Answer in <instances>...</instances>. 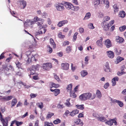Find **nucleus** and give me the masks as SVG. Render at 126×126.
Here are the masks:
<instances>
[{
	"label": "nucleus",
	"instance_id": "f257e3e1",
	"mask_svg": "<svg viewBox=\"0 0 126 126\" xmlns=\"http://www.w3.org/2000/svg\"><path fill=\"white\" fill-rule=\"evenodd\" d=\"M95 97V94H94L93 95L90 92L83 94L79 96V98L81 101H85L88 99H93Z\"/></svg>",
	"mask_w": 126,
	"mask_h": 126
},
{
	"label": "nucleus",
	"instance_id": "f03ea898",
	"mask_svg": "<svg viewBox=\"0 0 126 126\" xmlns=\"http://www.w3.org/2000/svg\"><path fill=\"white\" fill-rule=\"evenodd\" d=\"M114 21L112 20L109 23H104V22H102L101 24L104 31H108L110 27L114 23Z\"/></svg>",
	"mask_w": 126,
	"mask_h": 126
},
{
	"label": "nucleus",
	"instance_id": "7ed1b4c3",
	"mask_svg": "<svg viewBox=\"0 0 126 126\" xmlns=\"http://www.w3.org/2000/svg\"><path fill=\"white\" fill-rule=\"evenodd\" d=\"M43 68L46 70H49L52 67V64L51 63H46L43 64Z\"/></svg>",
	"mask_w": 126,
	"mask_h": 126
},
{
	"label": "nucleus",
	"instance_id": "20e7f679",
	"mask_svg": "<svg viewBox=\"0 0 126 126\" xmlns=\"http://www.w3.org/2000/svg\"><path fill=\"white\" fill-rule=\"evenodd\" d=\"M61 69L64 70H67L69 69V64L68 63H62L61 64Z\"/></svg>",
	"mask_w": 126,
	"mask_h": 126
},
{
	"label": "nucleus",
	"instance_id": "39448f33",
	"mask_svg": "<svg viewBox=\"0 0 126 126\" xmlns=\"http://www.w3.org/2000/svg\"><path fill=\"white\" fill-rule=\"evenodd\" d=\"M63 5L62 3H58L56 4V7L58 10L62 11L64 10Z\"/></svg>",
	"mask_w": 126,
	"mask_h": 126
},
{
	"label": "nucleus",
	"instance_id": "423d86ee",
	"mask_svg": "<svg viewBox=\"0 0 126 126\" xmlns=\"http://www.w3.org/2000/svg\"><path fill=\"white\" fill-rule=\"evenodd\" d=\"M18 2L20 5V7L21 8L24 9L26 6V2L24 0H19Z\"/></svg>",
	"mask_w": 126,
	"mask_h": 126
},
{
	"label": "nucleus",
	"instance_id": "0eeeda50",
	"mask_svg": "<svg viewBox=\"0 0 126 126\" xmlns=\"http://www.w3.org/2000/svg\"><path fill=\"white\" fill-rule=\"evenodd\" d=\"M105 123L110 126L113 125V123H114L115 125H117L116 121L114 119L105 122Z\"/></svg>",
	"mask_w": 126,
	"mask_h": 126
},
{
	"label": "nucleus",
	"instance_id": "6e6552de",
	"mask_svg": "<svg viewBox=\"0 0 126 126\" xmlns=\"http://www.w3.org/2000/svg\"><path fill=\"white\" fill-rule=\"evenodd\" d=\"M104 43L106 47L109 48L111 46V43L110 40L109 39H107L104 42Z\"/></svg>",
	"mask_w": 126,
	"mask_h": 126
},
{
	"label": "nucleus",
	"instance_id": "1a4fd4ad",
	"mask_svg": "<svg viewBox=\"0 0 126 126\" xmlns=\"http://www.w3.org/2000/svg\"><path fill=\"white\" fill-rule=\"evenodd\" d=\"M114 51L115 54L117 55H120L122 52V50L119 47H116L114 49Z\"/></svg>",
	"mask_w": 126,
	"mask_h": 126
},
{
	"label": "nucleus",
	"instance_id": "9d476101",
	"mask_svg": "<svg viewBox=\"0 0 126 126\" xmlns=\"http://www.w3.org/2000/svg\"><path fill=\"white\" fill-rule=\"evenodd\" d=\"M67 23L68 21L67 20L60 21L58 22L57 24V26L59 27H61L64 25L67 24Z\"/></svg>",
	"mask_w": 126,
	"mask_h": 126
},
{
	"label": "nucleus",
	"instance_id": "9b49d317",
	"mask_svg": "<svg viewBox=\"0 0 126 126\" xmlns=\"http://www.w3.org/2000/svg\"><path fill=\"white\" fill-rule=\"evenodd\" d=\"M103 68L105 72H110V68L108 62H107L106 63L105 65L104 66Z\"/></svg>",
	"mask_w": 126,
	"mask_h": 126
},
{
	"label": "nucleus",
	"instance_id": "f8f14e48",
	"mask_svg": "<svg viewBox=\"0 0 126 126\" xmlns=\"http://www.w3.org/2000/svg\"><path fill=\"white\" fill-rule=\"evenodd\" d=\"M13 98V96L11 95L4 96L1 98V99L4 101H8L12 99Z\"/></svg>",
	"mask_w": 126,
	"mask_h": 126
},
{
	"label": "nucleus",
	"instance_id": "ddd939ff",
	"mask_svg": "<svg viewBox=\"0 0 126 126\" xmlns=\"http://www.w3.org/2000/svg\"><path fill=\"white\" fill-rule=\"evenodd\" d=\"M107 53L108 57L111 58H113L114 56V54L113 52L111 51H108Z\"/></svg>",
	"mask_w": 126,
	"mask_h": 126
},
{
	"label": "nucleus",
	"instance_id": "4468645a",
	"mask_svg": "<svg viewBox=\"0 0 126 126\" xmlns=\"http://www.w3.org/2000/svg\"><path fill=\"white\" fill-rule=\"evenodd\" d=\"M103 40V38L102 37H100V40H97L96 43V45L100 47H102L103 46V43L102 42Z\"/></svg>",
	"mask_w": 126,
	"mask_h": 126
},
{
	"label": "nucleus",
	"instance_id": "2eb2a0df",
	"mask_svg": "<svg viewBox=\"0 0 126 126\" xmlns=\"http://www.w3.org/2000/svg\"><path fill=\"white\" fill-rule=\"evenodd\" d=\"M50 90L51 92H54V93L55 96H57L60 93V90L59 89H55L53 90L52 89H51Z\"/></svg>",
	"mask_w": 126,
	"mask_h": 126
},
{
	"label": "nucleus",
	"instance_id": "dca6fc26",
	"mask_svg": "<svg viewBox=\"0 0 126 126\" xmlns=\"http://www.w3.org/2000/svg\"><path fill=\"white\" fill-rule=\"evenodd\" d=\"M64 5L66 8L68 10L70 9L71 7H73V5L72 4L68 2L65 3Z\"/></svg>",
	"mask_w": 126,
	"mask_h": 126
},
{
	"label": "nucleus",
	"instance_id": "f3484780",
	"mask_svg": "<svg viewBox=\"0 0 126 126\" xmlns=\"http://www.w3.org/2000/svg\"><path fill=\"white\" fill-rule=\"evenodd\" d=\"M116 41L119 43H120L123 42L124 40V39L122 37H119V36L116 37Z\"/></svg>",
	"mask_w": 126,
	"mask_h": 126
},
{
	"label": "nucleus",
	"instance_id": "a211bd4d",
	"mask_svg": "<svg viewBox=\"0 0 126 126\" xmlns=\"http://www.w3.org/2000/svg\"><path fill=\"white\" fill-rule=\"evenodd\" d=\"M88 74V73L86 70H83L81 71V75L82 77H84L86 76Z\"/></svg>",
	"mask_w": 126,
	"mask_h": 126
},
{
	"label": "nucleus",
	"instance_id": "6ab92c4d",
	"mask_svg": "<svg viewBox=\"0 0 126 126\" xmlns=\"http://www.w3.org/2000/svg\"><path fill=\"white\" fill-rule=\"evenodd\" d=\"M79 112V111L78 110H73L72 112H70V115L72 116H73L76 114H78Z\"/></svg>",
	"mask_w": 126,
	"mask_h": 126
},
{
	"label": "nucleus",
	"instance_id": "aec40b11",
	"mask_svg": "<svg viewBox=\"0 0 126 126\" xmlns=\"http://www.w3.org/2000/svg\"><path fill=\"white\" fill-rule=\"evenodd\" d=\"M17 101L16 98H14L13 99L11 102V104L12 105L11 107L12 108L13 107L15 106L17 103Z\"/></svg>",
	"mask_w": 126,
	"mask_h": 126
},
{
	"label": "nucleus",
	"instance_id": "412c9836",
	"mask_svg": "<svg viewBox=\"0 0 126 126\" xmlns=\"http://www.w3.org/2000/svg\"><path fill=\"white\" fill-rule=\"evenodd\" d=\"M50 42L51 46L53 47V48H55L56 47V45L53 39L51 38L50 39Z\"/></svg>",
	"mask_w": 126,
	"mask_h": 126
},
{
	"label": "nucleus",
	"instance_id": "4be33fe9",
	"mask_svg": "<svg viewBox=\"0 0 126 126\" xmlns=\"http://www.w3.org/2000/svg\"><path fill=\"white\" fill-rule=\"evenodd\" d=\"M114 101L117 103L120 107H122L124 106L123 103L121 101L114 99Z\"/></svg>",
	"mask_w": 126,
	"mask_h": 126
},
{
	"label": "nucleus",
	"instance_id": "5701e85b",
	"mask_svg": "<svg viewBox=\"0 0 126 126\" xmlns=\"http://www.w3.org/2000/svg\"><path fill=\"white\" fill-rule=\"evenodd\" d=\"M126 16V13L124 11H122L120 12L119 14V17L122 18Z\"/></svg>",
	"mask_w": 126,
	"mask_h": 126
},
{
	"label": "nucleus",
	"instance_id": "b1692460",
	"mask_svg": "<svg viewBox=\"0 0 126 126\" xmlns=\"http://www.w3.org/2000/svg\"><path fill=\"white\" fill-rule=\"evenodd\" d=\"M98 120L102 122H104L106 121L107 120L105 117L103 116H99L97 117Z\"/></svg>",
	"mask_w": 126,
	"mask_h": 126
},
{
	"label": "nucleus",
	"instance_id": "393cba45",
	"mask_svg": "<svg viewBox=\"0 0 126 126\" xmlns=\"http://www.w3.org/2000/svg\"><path fill=\"white\" fill-rule=\"evenodd\" d=\"M91 16V14L90 12H88L85 15V16L83 18V20L87 19L89 18Z\"/></svg>",
	"mask_w": 126,
	"mask_h": 126
},
{
	"label": "nucleus",
	"instance_id": "a878e982",
	"mask_svg": "<svg viewBox=\"0 0 126 126\" xmlns=\"http://www.w3.org/2000/svg\"><path fill=\"white\" fill-rule=\"evenodd\" d=\"M72 84H69L66 88V89L68 92H70L71 91L72 88Z\"/></svg>",
	"mask_w": 126,
	"mask_h": 126
},
{
	"label": "nucleus",
	"instance_id": "bb28decb",
	"mask_svg": "<svg viewBox=\"0 0 126 126\" xmlns=\"http://www.w3.org/2000/svg\"><path fill=\"white\" fill-rule=\"evenodd\" d=\"M43 20L41 21L40 22H37V24L38 26L39 27V28L41 29H42L43 28V27L42 26L43 24Z\"/></svg>",
	"mask_w": 126,
	"mask_h": 126
},
{
	"label": "nucleus",
	"instance_id": "cd10ccee",
	"mask_svg": "<svg viewBox=\"0 0 126 126\" xmlns=\"http://www.w3.org/2000/svg\"><path fill=\"white\" fill-rule=\"evenodd\" d=\"M40 67V65L38 64H37L36 65H33L32 66V68L34 69L35 71L39 70V68Z\"/></svg>",
	"mask_w": 126,
	"mask_h": 126
},
{
	"label": "nucleus",
	"instance_id": "c85d7f7f",
	"mask_svg": "<svg viewBox=\"0 0 126 126\" xmlns=\"http://www.w3.org/2000/svg\"><path fill=\"white\" fill-rule=\"evenodd\" d=\"M70 9L74 11H77L79 9V7L78 6H74L73 5V7H72Z\"/></svg>",
	"mask_w": 126,
	"mask_h": 126
},
{
	"label": "nucleus",
	"instance_id": "c756f323",
	"mask_svg": "<svg viewBox=\"0 0 126 126\" xmlns=\"http://www.w3.org/2000/svg\"><path fill=\"white\" fill-rule=\"evenodd\" d=\"M47 51L49 53H51L52 52V48L50 47V46L49 45L47 46Z\"/></svg>",
	"mask_w": 126,
	"mask_h": 126
},
{
	"label": "nucleus",
	"instance_id": "7c9ffc66",
	"mask_svg": "<svg viewBox=\"0 0 126 126\" xmlns=\"http://www.w3.org/2000/svg\"><path fill=\"white\" fill-rule=\"evenodd\" d=\"M36 105L39 108L41 109H42L43 107V104L42 102L37 103Z\"/></svg>",
	"mask_w": 126,
	"mask_h": 126
},
{
	"label": "nucleus",
	"instance_id": "2f4dec72",
	"mask_svg": "<svg viewBox=\"0 0 126 126\" xmlns=\"http://www.w3.org/2000/svg\"><path fill=\"white\" fill-rule=\"evenodd\" d=\"M84 106L83 105H76V107L78 109H79L81 110H83L84 109Z\"/></svg>",
	"mask_w": 126,
	"mask_h": 126
},
{
	"label": "nucleus",
	"instance_id": "473e14b6",
	"mask_svg": "<svg viewBox=\"0 0 126 126\" xmlns=\"http://www.w3.org/2000/svg\"><path fill=\"white\" fill-rule=\"evenodd\" d=\"M16 64L17 67L18 68H21V67L22 64L18 61H17L15 62Z\"/></svg>",
	"mask_w": 126,
	"mask_h": 126
},
{
	"label": "nucleus",
	"instance_id": "72a5a7b5",
	"mask_svg": "<svg viewBox=\"0 0 126 126\" xmlns=\"http://www.w3.org/2000/svg\"><path fill=\"white\" fill-rule=\"evenodd\" d=\"M54 125L52 123H49L47 122H45L44 126H53Z\"/></svg>",
	"mask_w": 126,
	"mask_h": 126
},
{
	"label": "nucleus",
	"instance_id": "f704fd0d",
	"mask_svg": "<svg viewBox=\"0 0 126 126\" xmlns=\"http://www.w3.org/2000/svg\"><path fill=\"white\" fill-rule=\"evenodd\" d=\"M124 60V58L118 56L117 58V63H118Z\"/></svg>",
	"mask_w": 126,
	"mask_h": 126
},
{
	"label": "nucleus",
	"instance_id": "c9c22d12",
	"mask_svg": "<svg viewBox=\"0 0 126 126\" xmlns=\"http://www.w3.org/2000/svg\"><path fill=\"white\" fill-rule=\"evenodd\" d=\"M54 115V113H51L50 112H48L47 116V119H49L51 117Z\"/></svg>",
	"mask_w": 126,
	"mask_h": 126
},
{
	"label": "nucleus",
	"instance_id": "e433bc0d",
	"mask_svg": "<svg viewBox=\"0 0 126 126\" xmlns=\"http://www.w3.org/2000/svg\"><path fill=\"white\" fill-rule=\"evenodd\" d=\"M55 79L57 80L58 82H59L61 81V80L60 79L59 76L56 74H54Z\"/></svg>",
	"mask_w": 126,
	"mask_h": 126
},
{
	"label": "nucleus",
	"instance_id": "4c0bfd02",
	"mask_svg": "<svg viewBox=\"0 0 126 126\" xmlns=\"http://www.w3.org/2000/svg\"><path fill=\"white\" fill-rule=\"evenodd\" d=\"M93 3L95 6H97L100 4V0H97L93 1Z\"/></svg>",
	"mask_w": 126,
	"mask_h": 126
},
{
	"label": "nucleus",
	"instance_id": "58836bf2",
	"mask_svg": "<svg viewBox=\"0 0 126 126\" xmlns=\"http://www.w3.org/2000/svg\"><path fill=\"white\" fill-rule=\"evenodd\" d=\"M61 121L60 119H57L56 120L53 121V123L55 124H57L61 122Z\"/></svg>",
	"mask_w": 126,
	"mask_h": 126
},
{
	"label": "nucleus",
	"instance_id": "ea45409f",
	"mask_svg": "<svg viewBox=\"0 0 126 126\" xmlns=\"http://www.w3.org/2000/svg\"><path fill=\"white\" fill-rule=\"evenodd\" d=\"M96 94L98 97H101V94L99 90H97Z\"/></svg>",
	"mask_w": 126,
	"mask_h": 126
},
{
	"label": "nucleus",
	"instance_id": "a19ab883",
	"mask_svg": "<svg viewBox=\"0 0 126 126\" xmlns=\"http://www.w3.org/2000/svg\"><path fill=\"white\" fill-rule=\"evenodd\" d=\"M70 96L72 97L75 98L77 97L76 95L74 92H70Z\"/></svg>",
	"mask_w": 126,
	"mask_h": 126
},
{
	"label": "nucleus",
	"instance_id": "79ce46f5",
	"mask_svg": "<svg viewBox=\"0 0 126 126\" xmlns=\"http://www.w3.org/2000/svg\"><path fill=\"white\" fill-rule=\"evenodd\" d=\"M70 100V98L67 99L66 100V102L64 104L65 105L68 107H69L71 105V104L69 102Z\"/></svg>",
	"mask_w": 126,
	"mask_h": 126
},
{
	"label": "nucleus",
	"instance_id": "37998d69",
	"mask_svg": "<svg viewBox=\"0 0 126 126\" xmlns=\"http://www.w3.org/2000/svg\"><path fill=\"white\" fill-rule=\"evenodd\" d=\"M110 19V17L108 16H105L103 18L104 21L103 22H104V23H106V21H108Z\"/></svg>",
	"mask_w": 126,
	"mask_h": 126
},
{
	"label": "nucleus",
	"instance_id": "c03bdc74",
	"mask_svg": "<svg viewBox=\"0 0 126 126\" xmlns=\"http://www.w3.org/2000/svg\"><path fill=\"white\" fill-rule=\"evenodd\" d=\"M34 20L35 22H36L37 21H41L43 20V19L41 18H39L36 16L34 17Z\"/></svg>",
	"mask_w": 126,
	"mask_h": 126
},
{
	"label": "nucleus",
	"instance_id": "a18cd8bd",
	"mask_svg": "<svg viewBox=\"0 0 126 126\" xmlns=\"http://www.w3.org/2000/svg\"><path fill=\"white\" fill-rule=\"evenodd\" d=\"M113 7L114 9V11L115 12H117L118 11L119 8L117 7L116 4H114L113 6Z\"/></svg>",
	"mask_w": 126,
	"mask_h": 126
},
{
	"label": "nucleus",
	"instance_id": "49530a36",
	"mask_svg": "<svg viewBox=\"0 0 126 126\" xmlns=\"http://www.w3.org/2000/svg\"><path fill=\"white\" fill-rule=\"evenodd\" d=\"M78 34V33L77 32H75L74 34V35L73 36V42L75 41L77 38V35Z\"/></svg>",
	"mask_w": 126,
	"mask_h": 126
},
{
	"label": "nucleus",
	"instance_id": "de8ad7c7",
	"mask_svg": "<svg viewBox=\"0 0 126 126\" xmlns=\"http://www.w3.org/2000/svg\"><path fill=\"white\" fill-rule=\"evenodd\" d=\"M126 29V26L124 25L122 27H120L119 28V29L122 32L124 31Z\"/></svg>",
	"mask_w": 126,
	"mask_h": 126
},
{
	"label": "nucleus",
	"instance_id": "09e8293b",
	"mask_svg": "<svg viewBox=\"0 0 126 126\" xmlns=\"http://www.w3.org/2000/svg\"><path fill=\"white\" fill-rule=\"evenodd\" d=\"M58 36L59 38H64L65 37V36L63 35L62 33L61 32L59 33L58 35Z\"/></svg>",
	"mask_w": 126,
	"mask_h": 126
},
{
	"label": "nucleus",
	"instance_id": "8fccbe9b",
	"mask_svg": "<svg viewBox=\"0 0 126 126\" xmlns=\"http://www.w3.org/2000/svg\"><path fill=\"white\" fill-rule=\"evenodd\" d=\"M71 47L70 46H68L66 48V51L67 53H69L71 51Z\"/></svg>",
	"mask_w": 126,
	"mask_h": 126
},
{
	"label": "nucleus",
	"instance_id": "3c124183",
	"mask_svg": "<svg viewBox=\"0 0 126 126\" xmlns=\"http://www.w3.org/2000/svg\"><path fill=\"white\" fill-rule=\"evenodd\" d=\"M88 27L90 29H93L94 28V27L93 26V24L92 23H90L88 25Z\"/></svg>",
	"mask_w": 126,
	"mask_h": 126
},
{
	"label": "nucleus",
	"instance_id": "603ef678",
	"mask_svg": "<svg viewBox=\"0 0 126 126\" xmlns=\"http://www.w3.org/2000/svg\"><path fill=\"white\" fill-rule=\"evenodd\" d=\"M23 123L22 122H20L16 121V124L17 126H19L21 125Z\"/></svg>",
	"mask_w": 126,
	"mask_h": 126
},
{
	"label": "nucleus",
	"instance_id": "864d4df0",
	"mask_svg": "<svg viewBox=\"0 0 126 126\" xmlns=\"http://www.w3.org/2000/svg\"><path fill=\"white\" fill-rule=\"evenodd\" d=\"M51 85L52 87L55 88H57L59 86V85L58 84H56L53 82L51 83Z\"/></svg>",
	"mask_w": 126,
	"mask_h": 126
},
{
	"label": "nucleus",
	"instance_id": "5fc2aeb1",
	"mask_svg": "<svg viewBox=\"0 0 126 126\" xmlns=\"http://www.w3.org/2000/svg\"><path fill=\"white\" fill-rule=\"evenodd\" d=\"M71 69L73 71H74L75 70L76 68V67L75 66H73V64L72 63H71Z\"/></svg>",
	"mask_w": 126,
	"mask_h": 126
},
{
	"label": "nucleus",
	"instance_id": "6e6d98bb",
	"mask_svg": "<svg viewBox=\"0 0 126 126\" xmlns=\"http://www.w3.org/2000/svg\"><path fill=\"white\" fill-rule=\"evenodd\" d=\"M35 55H34V56H33L31 58V62L32 61H34L35 62H36L37 61V60L36 59H35L34 56Z\"/></svg>",
	"mask_w": 126,
	"mask_h": 126
},
{
	"label": "nucleus",
	"instance_id": "4d7b16f0",
	"mask_svg": "<svg viewBox=\"0 0 126 126\" xmlns=\"http://www.w3.org/2000/svg\"><path fill=\"white\" fill-rule=\"evenodd\" d=\"M69 44V42L68 41H65L63 43V46H65L66 45H67Z\"/></svg>",
	"mask_w": 126,
	"mask_h": 126
},
{
	"label": "nucleus",
	"instance_id": "13d9d810",
	"mask_svg": "<svg viewBox=\"0 0 126 126\" xmlns=\"http://www.w3.org/2000/svg\"><path fill=\"white\" fill-rule=\"evenodd\" d=\"M88 57L86 56L85 57V64H87L88 63Z\"/></svg>",
	"mask_w": 126,
	"mask_h": 126
},
{
	"label": "nucleus",
	"instance_id": "bf43d9fd",
	"mask_svg": "<svg viewBox=\"0 0 126 126\" xmlns=\"http://www.w3.org/2000/svg\"><path fill=\"white\" fill-rule=\"evenodd\" d=\"M16 75L17 76L18 75L20 76H22V73L20 71L19 72H17L16 74Z\"/></svg>",
	"mask_w": 126,
	"mask_h": 126
},
{
	"label": "nucleus",
	"instance_id": "052dcab7",
	"mask_svg": "<svg viewBox=\"0 0 126 126\" xmlns=\"http://www.w3.org/2000/svg\"><path fill=\"white\" fill-rule=\"evenodd\" d=\"M75 123L77 124L80 125L81 124V122H80V119H77V121L75 122Z\"/></svg>",
	"mask_w": 126,
	"mask_h": 126
},
{
	"label": "nucleus",
	"instance_id": "680f3d73",
	"mask_svg": "<svg viewBox=\"0 0 126 126\" xmlns=\"http://www.w3.org/2000/svg\"><path fill=\"white\" fill-rule=\"evenodd\" d=\"M57 107L61 109L63 108L64 107L63 105H61L59 104L58 105Z\"/></svg>",
	"mask_w": 126,
	"mask_h": 126
},
{
	"label": "nucleus",
	"instance_id": "e2e57ef3",
	"mask_svg": "<svg viewBox=\"0 0 126 126\" xmlns=\"http://www.w3.org/2000/svg\"><path fill=\"white\" fill-rule=\"evenodd\" d=\"M126 74V73L123 72H121L119 71L118 72V76H120L123 74Z\"/></svg>",
	"mask_w": 126,
	"mask_h": 126
},
{
	"label": "nucleus",
	"instance_id": "0e129e2a",
	"mask_svg": "<svg viewBox=\"0 0 126 126\" xmlns=\"http://www.w3.org/2000/svg\"><path fill=\"white\" fill-rule=\"evenodd\" d=\"M79 32L80 33H82L84 32V30L82 28H80L79 29Z\"/></svg>",
	"mask_w": 126,
	"mask_h": 126
},
{
	"label": "nucleus",
	"instance_id": "69168bd1",
	"mask_svg": "<svg viewBox=\"0 0 126 126\" xmlns=\"http://www.w3.org/2000/svg\"><path fill=\"white\" fill-rule=\"evenodd\" d=\"M37 95V94H31L30 95V96L32 98H34Z\"/></svg>",
	"mask_w": 126,
	"mask_h": 126
},
{
	"label": "nucleus",
	"instance_id": "338daca9",
	"mask_svg": "<svg viewBox=\"0 0 126 126\" xmlns=\"http://www.w3.org/2000/svg\"><path fill=\"white\" fill-rule=\"evenodd\" d=\"M109 83L108 82H107L105 83L104 85V87L105 89H107L109 86Z\"/></svg>",
	"mask_w": 126,
	"mask_h": 126
},
{
	"label": "nucleus",
	"instance_id": "774afa93",
	"mask_svg": "<svg viewBox=\"0 0 126 126\" xmlns=\"http://www.w3.org/2000/svg\"><path fill=\"white\" fill-rule=\"evenodd\" d=\"M4 53L3 52L0 56V60L3 59L4 57Z\"/></svg>",
	"mask_w": 126,
	"mask_h": 126
}]
</instances>
